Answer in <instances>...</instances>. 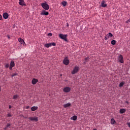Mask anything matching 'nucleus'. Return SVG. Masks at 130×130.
I'll return each mask as SVG.
<instances>
[{"label": "nucleus", "instance_id": "1", "mask_svg": "<svg viewBox=\"0 0 130 130\" xmlns=\"http://www.w3.org/2000/svg\"><path fill=\"white\" fill-rule=\"evenodd\" d=\"M41 6L42 7L43 9H44V10H45L46 11H48V10H49V5L46 4V2L42 3L41 4Z\"/></svg>", "mask_w": 130, "mask_h": 130}, {"label": "nucleus", "instance_id": "2", "mask_svg": "<svg viewBox=\"0 0 130 130\" xmlns=\"http://www.w3.org/2000/svg\"><path fill=\"white\" fill-rule=\"evenodd\" d=\"M59 37L60 38V39H62V40H64V41H68V35H63L62 34H59Z\"/></svg>", "mask_w": 130, "mask_h": 130}, {"label": "nucleus", "instance_id": "3", "mask_svg": "<svg viewBox=\"0 0 130 130\" xmlns=\"http://www.w3.org/2000/svg\"><path fill=\"white\" fill-rule=\"evenodd\" d=\"M56 45V44H55V43H50L45 44L44 45V46L47 48H49V47H51V46H55Z\"/></svg>", "mask_w": 130, "mask_h": 130}, {"label": "nucleus", "instance_id": "4", "mask_svg": "<svg viewBox=\"0 0 130 130\" xmlns=\"http://www.w3.org/2000/svg\"><path fill=\"white\" fill-rule=\"evenodd\" d=\"M78 72H79V67L76 66L73 69L71 73L72 74V75H75V74H77Z\"/></svg>", "mask_w": 130, "mask_h": 130}, {"label": "nucleus", "instance_id": "5", "mask_svg": "<svg viewBox=\"0 0 130 130\" xmlns=\"http://www.w3.org/2000/svg\"><path fill=\"white\" fill-rule=\"evenodd\" d=\"M63 63L66 64V66H68L69 63H70V60L68 59V57H66L64 60H63Z\"/></svg>", "mask_w": 130, "mask_h": 130}, {"label": "nucleus", "instance_id": "6", "mask_svg": "<svg viewBox=\"0 0 130 130\" xmlns=\"http://www.w3.org/2000/svg\"><path fill=\"white\" fill-rule=\"evenodd\" d=\"M118 60L121 63H123V62H124V61L123 60V56H122V55H120L119 56Z\"/></svg>", "mask_w": 130, "mask_h": 130}, {"label": "nucleus", "instance_id": "7", "mask_svg": "<svg viewBox=\"0 0 130 130\" xmlns=\"http://www.w3.org/2000/svg\"><path fill=\"white\" fill-rule=\"evenodd\" d=\"M63 92L65 93H69V92L71 91V88L69 87H65L63 89Z\"/></svg>", "mask_w": 130, "mask_h": 130}, {"label": "nucleus", "instance_id": "8", "mask_svg": "<svg viewBox=\"0 0 130 130\" xmlns=\"http://www.w3.org/2000/svg\"><path fill=\"white\" fill-rule=\"evenodd\" d=\"M28 119L31 121H37L38 120V117H29Z\"/></svg>", "mask_w": 130, "mask_h": 130}, {"label": "nucleus", "instance_id": "9", "mask_svg": "<svg viewBox=\"0 0 130 130\" xmlns=\"http://www.w3.org/2000/svg\"><path fill=\"white\" fill-rule=\"evenodd\" d=\"M41 15H42L43 16H48L49 15V13L45 11V10H43L41 13Z\"/></svg>", "mask_w": 130, "mask_h": 130}, {"label": "nucleus", "instance_id": "10", "mask_svg": "<svg viewBox=\"0 0 130 130\" xmlns=\"http://www.w3.org/2000/svg\"><path fill=\"white\" fill-rule=\"evenodd\" d=\"M19 4L20 6H26V3H25V2L24 0H19Z\"/></svg>", "mask_w": 130, "mask_h": 130}, {"label": "nucleus", "instance_id": "11", "mask_svg": "<svg viewBox=\"0 0 130 130\" xmlns=\"http://www.w3.org/2000/svg\"><path fill=\"white\" fill-rule=\"evenodd\" d=\"M32 85H36V83H38V79L34 78L31 81Z\"/></svg>", "mask_w": 130, "mask_h": 130}, {"label": "nucleus", "instance_id": "12", "mask_svg": "<svg viewBox=\"0 0 130 130\" xmlns=\"http://www.w3.org/2000/svg\"><path fill=\"white\" fill-rule=\"evenodd\" d=\"M3 17L4 19H8V18H9V14L7 12L4 13H3Z\"/></svg>", "mask_w": 130, "mask_h": 130}, {"label": "nucleus", "instance_id": "13", "mask_svg": "<svg viewBox=\"0 0 130 130\" xmlns=\"http://www.w3.org/2000/svg\"><path fill=\"white\" fill-rule=\"evenodd\" d=\"M101 6L103 8H106V7H107V4H105V1H103L101 3Z\"/></svg>", "mask_w": 130, "mask_h": 130}, {"label": "nucleus", "instance_id": "14", "mask_svg": "<svg viewBox=\"0 0 130 130\" xmlns=\"http://www.w3.org/2000/svg\"><path fill=\"white\" fill-rule=\"evenodd\" d=\"M18 41H19V42H20V43H21V44H24V43H25L24 40H23V39H22L21 38L18 39Z\"/></svg>", "mask_w": 130, "mask_h": 130}, {"label": "nucleus", "instance_id": "15", "mask_svg": "<svg viewBox=\"0 0 130 130\" xmlns=\"http://www.w3.org/2000/svg\"><path fill=\"white\" fill-rule=\"evenodd\" d=\"M38 109V107L34 106L31 108V111H35Z\"/></svg>", "mask_w": 130, "mask_h": 130}, {"label": "nucleus", "instance_id": "16", "mask_svg": "<svg viewBox=\"0 0 130 130\" xmlns=\"http://www.w3.org/2000/svg\"><path fill=\"white\" fill-rule=\"evenodd\" d=\"M68 4V2L67 1H63L61 2V5L63 6V7H66L67 5Z\"/></svg>", "mask_w": 130, "mask_h": 130}, {"label": "nucleus", "instance_id": "17", "mask_svg": "<svg viewBox=\"0 0 130 130\" xmlns=\"http://www.w3.org/2000/svg\"><path fill=\"white\" fill-rule=\"evenodd\" d=\"M119 111H120V113L123 114V113H124V112H125L126 110H125V109H120Z\"/></svg>", "mask_w": 130, "mask_h": 130}, {"label": "nucleus", "instance_id": "18", "mask_svg": "<svg viewBox=\"0 0 130 130\" xmlns=\"http://www.w3.org/2000/svg\"><path fill=\"white\" fill-rule=\"evenodd\" d=\"M116 123V121H115V120H114V118H112L111 119V124H115Z\"/></svg>", "mask_w": 130, "mask_h": 130}, {"label": "nucleus", "instance_id": "19", "mask_svg": "<svg viewBox=\"0 0 130 130\" xmlns=\"http://www.w3.org/2000/svg\"><path fill=\"white\" fill-rule=\"evenodd\" d=\"M18 98H19V95L18 94H15L13 95V99H14V100H17Z\"/></svg>", "mask_w": 130, "mask_h": 130}, {"label": "nucleus", "instance_id": "20", "mask_svg": "<svg viewBox=\"0 0 130 130\" xmlns=\"http://www.w3.org/2000/svg\"><path fill=\"white\" fill-rule=\"evenodd\" d=\"M71 106V103H68L63 105V107L67 108V107H70Z\"/></svg>", "mask_w": 130, "mask_h": 130}, {"label": "nucleus", "instance_id": "21", "mask_svg": "<svg viewBox=\"0 0 130 130\" xmlns=\"http://www.w3.org/2000/svg\"><path fill=\"white\" fill-rule=\"evenodd\" d=\"M78 118V117L77 116H73L71 118V119L72 120H76Z\"/></svg>", "mask_w": 130, "mask_h": 130}, {"label": "nucleus", "instance_id": "22", "mask_svg": "<svg viewBox=\"0 0 130 130\" xmlns=\"http://www.w3.org/2000/svg\"><path fill=\"white\" fill-rule=\"evenodd\" d=\"M116 43V41L113 40L111 42V44H112V45H115Z\"/></svg>", "mask_w": 130, "mask_h": 130}, {"label": "nucleus", "instance_id": "23", "mask_svg": "<svg viewBox=\"0 0 130 130\" xmlns=\"http://www.w3.org/2000/svg\"><path fill=\"white\" fill-rule=\"evenodd\" d=\"M10 67H15V62L14 61H12L10 63Z\"/></svg>", "mask_w": 130, "mask_h": 130}, {"label": "nucleus", "instance_id": "24", "mask_svg": "<svg viewBox=\"0 0 130 130\" xmlns=\"http://www.w3.org/2000/svg\"><path fill=\"white\" fill-rule=\"evenodd\" d=\"M89 59H90L89 57H86L85 58L84 60L85 62H84V63H86V62H88V61L89 60Z\"/></svg>", "mask_w": 130, "mask_h": 130}, {"label": "nucleus", "instance_id": "25", "mask_svg": "<svg viewBox=\"0 0 130 130\" xmlns=\"http://www.w3.org/2000/svg\"><path fill=\"white\" fill-rule=\"evenodd\" d=\"M107 36L109 37H109H112V36H113V35H112V34H111V32H109Z\"/></svg>", "mask_w": 130, "mask_h": 130}, {"label": "nucleus", "instance_id": "26", "mask_svg": "<svg viewBox=\"0 0 130 130\" xmlns=\"http://www.w3.org/2000/svg\"><path fill=\"white\" fill-rule=\"evenodd\" d=\"M124 85V82H121L119 84V87H122V86H123Z\"/></svg>", "mask_w": 130, "mask_h": 130}, {"label": "nucleus", "instance_id": "27", "mask_svg": "<svg viewBox=\"0 0 130 130\" xmlns=\"http://www.w3.org/2000/svg\"><path fill=\"white\" fill-rule=\"evenodd\" d=\"M108 39H109V37L107 35L105 37V40H107Z\"/></svg>", "mask_w": 130, "mask_h": 130}, {"label": "nucleus", "instance_id": "28", "mask_svg": "<svg viewBox=\"0 0 130 130\" xmlns=\"http://www.w3.org/2000/svg\"><path fill=\"white\" fill-rule=\"evenodd\" d=\"M10 67V65L9 64H6V65H5V68H6V69H9V67Z\"/></svg>", "mask_w": 130, "mask_h": 130}, {"label": "nucleus", "instance_id": "29", "mask_svg": "<svg viewBox=\"0 0 130 130\" xmlns=\"http://www.w3.org/2000/svg\"><path fill=\"white\" fill-rule=\"evenodd\" d=\"M8 117H11L12 116V114L11 113H8L7 115Z\"/></svg>", "mask_w": 130, "mask_h": 130}, {"label": "nucleus", "instance_id": "30", "mask_svg": "<svg viewBox=\"0 0 130 130\" xmlns=\"http://www.w3.org/2000/svg\"><path fill=\"white\" fill-rule=\"evenodd\" d=\"M17 75H18L17 73H14V74H13V75H12V77H15V76H17Z\"/></svg>", "mask_w": 130, "mask_h": 130}, {"label": "nucleus", "instance_id": "31", "mask_svg": "<svg viewBox=\"0 0 130 130\" xmlns=\"http://www.w3.org/2000/svg\"><path fill=\"white\" fill-rule=\"evenodd\" d=\"M7 127H11V124H7V125L6 126Z\"/></svg>", "mask_w": 130, "mask_h": 130}, {"label": "nucleus", "instance_id": "32", "mask_svg": "<svg viewBox=\"0 0 130 130\" xmlns=\"http://www.w3.org/2000/svg\"><path fill=\"white\" fill-rule=\"evenodd\" d=\"M127 125H128V127H130V122H127Z\"/></svg>", "mask_w": 130, "mask_h": 130}, {"label": "nucleus", "instance_id": "33", "mask_svg": "<svg viewBox=\"0 0 130 130\" xmlns=\"http://www.w3.org/2000/svg\"><path fill=\"white\" fill-rule=\"evenodd\" d=\"M3 19V16H2V15L0 14V21Z\"/></svg>", "mask_w": 130, "mask_h": 130}, {"label": "nucleus", "instance_id": "34", "mask_svg": "<svg viewBox=\"0 0 130 130\" xmlns=\"http://www.w3.org/2000/svg\"><path fill=\"white\" fill-rule=\"evenodd\" d=\"M48 36H52V34H51V33H49V34H48Z\"/></svg>", "mask_w": 130, "mask_h": 130}, {"label": "nucleus", "instance_id": "35", "mask_svg": "<svg viewBox=\"0 0 130 130\" xmlns=\"http://www.w3.org/2000/svg\"><path fill=\"white\" fill-rule=\"evenodd\" d=\"M7 38H8V39H11V37H10L9 35H7Z\"/></svg>", "mask_w": 130, "mask_h": 130}, {"label": "nucleus", "instance_id": "36", "mask_svg": "<svg viewBox=\"0 0 130 130\" xmlns=\"http://www.w3.org/2000/svg\"><path fill=\"white\" fill-rule=\"evenodd\" d=\"M13 67H12V66H10V67H9V69H10V70H12V69H13Z\"/></svg>", "mask_w": 130, "mask_h": 130}, {"label": "nucleus", "instance_id": "37", "mask_svg": "<svg viewBox=\"0 0 130 130\" xmlns=\"http://www.w3.org/2000/svg\"><path fill=\"white\" fill-rule=\"evenodd\" d=\"M9 109H11L12 108V106L9 105Z\"/></svg>", "mask_w": 130, "mask_h": 130}, {"label": "nucleus", "instance_id": "38", "mask_svg": "<svg viewBox=\"0 0 130 130\" xmlns=\"http://www.w3.org/2000/svg\"><path fill=\"white\" fill-rule=\"evenodd\" d=\"M7 128H8V127L7 126H6V127H5V128H4V129H7Z\"/></svg>", "mask_w": 130, "mask_h": 130}, {"label": "nucleus", "instance_id": "39", "mask_svg": "<svg viewBox=\"0 0 130 130\" xmlns=\"http://www.w3.org/2000/svg\"><path fill=\"white\" fill-rule=\"evenodd\" d=\"M67 27H69V23H67Z\"/></svg>", "mask_w": 130, "mask_h": 130}, {"label": "nucleus", "instance_id": "40", "mask_svg": "<svg viewBox=\"0 0 130 130\" xmlns=\"http://www.w3.org/2000/svg\"><path fill=\"white\" fill-rule=\"evenodd\" d=\"M29 108V106L26 107V109H28Z\"/></svg>", "mask_w": 130, "mask_h": 130}, {"label": "nucleus", "instance_id": "41", "mask_svg": "<svg viewBox=\"0 0 130 130\" xmlns=\"http://www.w3.org/2000/svg\"><path fill=\"white\" fill-rule=\"evenodd\" d=\"M126 103L127 104H128V102L127 101L126 102Z\"/></svg>", "mask_w": 130, "mask_h": 130}, {"label": "nucleus", "instance_id": "42", "mask_svg": "<svg viewBox=\"0 0 130 130\" xmlns=\"http://www.w3.org/2000/svg\"><path fill=\"white\" fill-rule=\"evenodd\" d=\"M60 76H61V77H62V74H61V75H60Z\"/></svg>", "mask_w": 130, "mask_h": 130}, {"label": "nucleus", "instance_id": "43", "mask_svg": "<svg viewBox=\"0 0 130 130\" xmlns=\"http://www.w3.org/2000/svg\"><path fill=\"white\" fill-rule=\"evenodd\" d=\"M1 86H0V92H1Z\"/></svg>", "mask_w": 130, "mask_h": 130}, {"label": "nucleus", "instance_id": "44", "mask_svg": "<svg viewBox=\"0 0 130 130\" xmlns=\"http://www.w3.org/2000/svg\"><path fill=\"white\" fill-rule=\"evenodd\" d=\"M24 118H27V117H24Z\"/></svg>", "mask_w": 130, "mask_h": 130}, {"label": "nucleus", "instance_id": "45", "mask_svg": "<svg viewBox=\"0 0 130 130\" xmlns=\"http://www.w3.org/2000/svg\"><path fill=\"white\" fill-rule=\"evenodd\" d=\"M93 130H97V129H93Z\"/></svg>", "mask_w": 130, "mask_h": 130}]
</instances>
